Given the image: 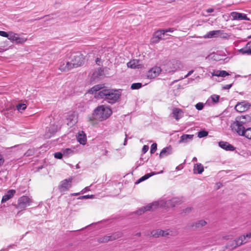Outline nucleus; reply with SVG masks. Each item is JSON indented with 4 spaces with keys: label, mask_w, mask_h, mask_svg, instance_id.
I'll return each instance as SVG.
<instances>
[{
    "label": "nucleus",
    "mask_w": 251,
    "mask_h": 251,
    "mask_svg": "<svg viewBox=\"0 0 251 251\" xmlns=\"http://www.w3.org/2000/svg\"><path fill=\"white\" fill-rule=\"evenodd\" d=\"M31 202V200L28 196H23L19 198L17 204L14 205L16 208L22 211L30 205Z\"/></svg>",
    "instance_id": "nucleus-5"
},
{
    "label": "nucleus",
    "mask_w": 251,
    "mask_h": 251,
    "mask_svg": "<svg viewBox=\"0 0 251 251\" xmlns=\"http://www.w3.org/2000/svg\"><path fill=\"white\" fill-rule=\"evenodd\" d=\"M237 241V240L236 239L231 242L228 243L226 246V248L230 250H232L235 249L237 247L240 246V245H238L239 242Z\"/></svg>",
    "instance_id": "nucleus-31"
},
{
    "label": "nucleus",
    "mask_w": 251,
    "mask_h": 251,
    "mask_svg": "<svg viewBox=\"0 0 251 251\" xmlns=\"http://www.w3.org/2000/svg\"><path fill=\"white\" fill-rule=\"evenodd\" d=\"M78 115L75 112H71L68 113L66 120L67 124L70 126H73L77 122Z\"/></svg>",
    "instance_id": "nucleus-7"
},
{
    "label": "nucleus",
    "mask_w": 251,
    "mask_h": 251,
    "mask_svg": "<svg viewBox=\"0 0 251 251\" xmlns=\"http://www.w3.org/2000/svg\"><path fill=\"white\" fill-rule=\"evenodd\" d=\"M166 67V71L168 72H175L182 68V64L180 61L173 59L167 63Z\"/></svg>",
    "instance_id": "nucleus-6"
},
{
    "label": "nucleus",
    "mask_w": 251,
    "mask_h": 251,
    "mask_svg": "<svg viewBox=\"0 0 251 251\" xmlns=\"http://www.w3.org/2000/svg\"><path fill=\"white\" fill-rule=\"evenodd\" d=\"M241 135L244 136L248 139H251V128H245Z\"/></svg>",
    "instance_id": "nucleus-34"
},
{
    "label": "nucleus",
    "mask_w": 251,
    "mask_h": 251,
    "mask_svg": "<svg viewBox=\"0 0 251 251\" xmlns=\"http://www.w3.org/2000/svg\"><path fill=\"white\" fill-rule=\"evenodd\" d=\"M192 208L191 207H187L183 210V212L185 213H189L192 211Z\"/></svg>",
    "instance_id": "nucleus-50"
},
{
    "label": "nucleus",
    "mask_w": 251,
    "mask_h": 251,
    "mask_svg": "<svg viewBox=\"0 0 251 251\" xmlns=\"http://www.w3.org/2000/svg\"><path fill=\"white\" fill-rule=\"evenodd\" d=\"M229 236H224L223 237V238L225 240H228L229 239Z\"/></svg>",
    "instance_id": "nucleus-60"
},
{
    "label": "nucleus",
    "mask_w": 251,
    "mask_h": 251,
    "mask_svg": "<svg viewBox=\"0 0 251 251\" xmlns=\"http://www.w3.org/2000/svg\"><path fill=\"white\" fill-rule=\"evenodd\" d=\"M175 30L174 28H169L168 29H162V31L164 32V34L167 32H173Z\"/></svg>",
    "instance_id": "nucleus-48"
},
{
    "label": "nucleus",
    "mask_w": 251,
    "mask_h": 251,
    "mask_svg": "<svg viewBox=\"0 0 251 251\" xmlns=\"http://www.w3.org/2000/svg\"><path fill=\"white\" fill-rule=\"evenodd\" d=\"M219 75L221 77H225L229 75V74L226 71H220Z\"/></svg>",
    "instance_id": "nucleus-46"
},
{
    "label": "nucleus",
    "mask_w": 251,
    "mask_h": 251,
    "mask_svg": "<svg viewBox=\"0 0 251 251\" xmlns=\"http://www.w3.org/2000/svg\"><path fill=\"white\" fill-rule=\"evenodd\" d=\"M245 235L246 237L247 238V239H248V240H249L251 238V232L247 233Z\"/></svg>",
    "instance_id": "nucleus-55"
},
{
    "label": "nucleus",
    "mask_w": 251,
    "mask_h": 251,
    "mask_svg": "<svg viewBox=\"0 0 251 251\" xmlns=\"http://www.w3.org/2000/svg\"><path fill=\"white\" fill-rule=\"evenodd\" d=\"M127 66L128 68L135 69L141 68L142 65L140 64V61L139 60L133 59L128 62L127 63Z\"/></svg>",
    "instance_id": "nucleus-25"
},
{
    "label": "nucleus",
    "mask_w": 251,
    "mask_h": 251,
    "mask_svg": "<svg viewBox=\"0 0 251 251\" xmlns=\"http://www.w3.org/2000/svg\"><path fill=\"white\" fill-rule=\"evenodd\" d=\"M72 178L65 179L60 182L58 188L61 192H64L68 190L72 186Z\"/></svg>",
    "instance_id": "nucleus-9"
},
{
    "label": "nucleus",
    "mask_w": 251,
    "mask_h": 251,
    "mask_svg": "<svg viewBox=\"0 0 251 251\" xmlns=\"http://www.w3.org/2000/svg\"><path fill=\"white\" fill-rule=\"evenodd\" d=\"M248 39H250L251 38V35L250 36H249L247 38Z\"/></svg>",
    "instance_id": "nucleus-64"
},
{
    "label": "nucleus",
    "mask_w": 251,
    "mask_h": 251,
    "mask_svg": "<svg viewBox=\"0 0 251 251\" xmlns=\"http://www.w3.org/2000/svg\"><path fill=\"white\" fill-rule=\"evenodd\" d=\"M126 142H127V135L126 134V138H125V141H124V145H126Z\"/></svg>",
    "instance_id": "nucleus-59"
},
{
    "label": "nucleus",
    "mask_w": 251,
    "mask_h": 251,
    "mask_svg": "<svg viewBox=\"0 0 251 251\" xmlns=\"http://www.w3.org/2000/svg\"><path fill=\"white\" fill-rule=\"evenodd\" d=\"M16 191L15 190H9L7 193L2 197L1 199V202L4 203L10 199L15 194Z\"/></svg>",
    "instance_id": "nucleus-26"
},
{
    "label": "nucleus",
    "mask_w": 251,
    "mask_h": 251,
    "mask_svg": "<svg viewBox=\"0 0 251 251\" xmlns=\"http://www.w3.org/2000/svg\"><path fill=\"white\" fill-rule=\"evenodd\" d=\"M251 105L246 101L238 102L235 106V110L239 112H243L250 108Z\"/></svg>",
    "instance_id": "nucleus-11"
},
{
    "label": "nucleus",
    "mask_w": 251,
    "mask_h": 251,
    "mask_svg": "<svg viewBox=\"0 0 251 251\" xmlns=\"http://www.w3.org/2000/svg\"><path fill=\"white\" fill-rule=\"evenodd\" d=\"M79 194H80V193H74V194H73L72 195L77 196V195H79Z\"/></svg>",
    "instance_id": "nucleus-62"
},
{
    "label": "nucleus",
    "mask_w": 251,
    "mask_h": 251,
    "mask_svg": "<svg viewBox=\"0 0 251 251\" xmlns=\"http://www.w3.org/2000/svg\"><path fill=\"white\" fill-rule=\"evenodd\" d=\"M232 86V83L231 84H227V85H226L225 86H224L223 87V89H229Z\"/></svg>",
    "instance_id": "nucleus-51"
},
{
    "label": "nucleus",
    "mask_w": 251,
    "mask_h": 251,
    "mask_svg": "<svg viewBox=\"0 0 251 251\" xmlns=\"http://www.w3.org/2000/svg\"><path fill=\"white\" fill-rule=\"evenodd\" d=\"M58 129L57 125L54 124L51 125L49 127H47L44 134L45 138L47 139L50 138L54 135Z\"/></svg>",
    "instance_id": "nucleus-8"
},
{
    "label": "nucleus",
    "mask_w": 251,
    "mask_h": 251,
    "mask_svg": "<svg viewBox=\"0 0 251 251\" xmlns=\"http://www.w3.org/2000/svg\"><path fill=\"white\" fill-rule=\"evenodd\" d=\"M236 119L244 125L251 121V117L248 115L238 116Z\"/></svg>",
    "instance_id": "nucleus-27"
},
{
    "label": "nucleus",
    "mask_w": 251,
    "mask_h": 251,
    "mask_svg": "<svg viewBox=\"0 0 251 251\" xmlns=\"http://www.w3.org/2000/svg\"><path fill=\"white\" fill-rule=\"evenodd\" d=\"M179 201L177 198H173L172 200L166 201L165 203H160L159 201H156L152 203H149L146 206H143L140 208L138 210L135 211V214L138 215H141L146 211H152L156 209L159 206H163L166 205L167 206H171L172 207L179 203Z\"/></svg>",
    "instance_id": "nucleus-3"
},
{
    "label": "nucleus",
    "mask_w": 251,
    "mask_h": 251,
    "mask_svg": "<svg viewBox=\"0 0 251 251\" xmlns=\"http://www.w3.org/2000/svg\"><path fill=\"white\" fill-rule=\"evenodd\" d=\"M206 222L204 220H200L195 223L191 224L189 226L192 227L193 229H198L205 226Z\"/></svg>",
    "instance_id": "nucleus-22"
},
{
    "label": "nucleus",
    "mask_w": 251,
    "mask_h": 251,
    "mask_svg": "<svg viewBox=\"0 0 251 251\" xmlns=\"http://www.w3.org/2000/svg\"><path fill=\"white\" fill-rule=\"evenodd\" d=\"M100 59L99 58H97L96 60V62L97 64L99 65V62L100 61Z\"/></svg>",
    "instance_id": "nucleus-61"
},
{
    "label": "nucleus",
    "mask_w": 251,
    "mask_h": 251,
    "mask_svg": "<svg viewBox=\"0 0 251 251\" xmlns=\"http://www.w3.org/2000/svg\"><path fill=\"white\" fill-rule=\"evenodd\" d=\"M193 171L195 174H201L204 171L203 166L201 163L196 164L194 166Z\"/></svg>",
    "instance_id": "nucleus-30"
},
{
    "label": "nucleus",
    "mask_w": 251,
    "mask_h": 251,
    "mask_svg": "<svg viewBox=\"0 0 251 251\" xmlns=\"http://www.w3.org/2000/svg\"><path fill=\"white\" fill-rule=\"evenodd\" d=\"M183 112L182 110L178 108H174L173 109L172 114L174 118L177 121L181 119L183 116Z\"/></svg>",
    "instance_id": "nucleus-20"
},
{
    "label": "nucleus",
    "mask_w": 251,
    "mask_h": 251,
    "mask_svg": "<svg viewBox=\"0 0 251 251\" xmlns=\"http://www.w3.org/2000/svg\"><path fill=\"white\" fill-rule=\"evenodd\" d=\"M161 71L160 67L157 66L154 67L148 71L147 76L150 78H155L159 75Z\"/></svg>",
    "instance_id": "nucleus-14"
},
{
    "label": "nucleus",
    "mask_w": 251,
    "mask_h": 251,
    "mask_svg": "<svg viewBox=\"0 0 251 251\" xmlns=\"http://www.w3.org/2000/svg\"><path fill=\"white\" fill-rule=\"evenodd\" d=\"M193 160H194V161H196L197 160V158H196V157H194L193 158Z\"/></svg>",
    "instance_id": "nucleus-63"
},
{
    "label": "nucleus",
    "mask_w": 251,
    "mask_h": 251,
    "mask_svg": "<svg viewBox=\"0 0 251 251\" xmlns=\"http://www.w3.org/2000/svg\"><path fill=\"white\" fill-rule=\"evenodd\" d=\"M212 100L214 102H217L219 101L220 96L217 95H213L211 96Z\"/></svg>",
    "instance_id": "nucleus-41"
},
{
    "label": "nucleus",
    "mask_w": 251,
    "mask_h": 251,
    "mask_svg": "<svg viewBox=\"0 0 251 251\" xmlns=\"http://www.w3.org/2000/svg\"><path fill=\"white\" fill-rule=\"evenodd\" d=\"M218 144L219 147L226 151H233L235 150V148L234 146L227 142L220 141Z\"/></svg>",
    "instance_id": "nucleus-17"
},
{
    "label": "nucleus",
    "mask_w": 251,
    "mask_h": 251,
    "mask_svg": "<svg viewBox=\"0 0 251 251\" xmlns=\"http://www.w3.org/2000/svg\"><path fill=\"white\" fill-rule=\"evenodd\" d=\"M77 141L82 145H85L87 141L86 136L83 131L79 132L76 136Z\"/></svg>",
    "instance_id": "nucleus-24"
},
{
    "label": "nucleus",
    "mask_w": 251,
    "mask_h": 251,
    "mask_svg": "<svg viewBox=\"0 0 251 251\" xmlns=\"http://www.w3.org/2000/svg\"><path fill=\"white\" fill-rule=\"evenodd\" d=\"M239 52L242 54L251 55V41L249 42L244 48L240 49Z\"/></svg>",
    "instance_id": "nucleus-21"
},
{
    "label": "nucleus",
    "mask_w": 251,
    "mask_h": 251,
    "mask_svg": "<svg viewBox=\"0 0 251 251\" xmlns=\"http://www.w3.org/2000/svg\"><path fill=\"white\" fill-rule=\"evenodd\" d=\"M194 71L193 70H191L190 71H189L188 74L184 76V78H187L188 76H189V75H190L193 73Z\"/></svg>",
    "instance_id": "nucleus-56"
},
{
    "label": "nucleus",
    "mask_w": 251,
    "mask_h": 251,
    "mask_svg": "<svg viewBox=\"0 0 251 251\" xmlns=\"http://www.w3.org/2000/svg\"><path fill=\"white\" fill-rule=\"evenodd\" d=\"M106 89V88H105L104 84H100L94 86L89 90L88 92L90 94H94V93H95V95H98V92H99L100 91H101L103 89Z\"/></svg>",
    "instance_id": "nucleus-19"
},
{
    "label": "nucleus",
    "mask_w": 251,
    "mask_h": 251,
    "mask_svg": "<svg viewBox=\"0 0 251 251\" xmlns=\"http://www.w3.org/2000/svg\"><path fill=\"white\" fill-rule=\"evenodd\" d=\"M149 148L148 146L144 145L142 148V152L143 153H146L149 150Z\"/></svg>",
    "instance_id": "nucleus-49"
},
{
    "label": "nucleus",
    "mask_w": 251,
    "mask_h": 251,
    "mask_svg": "<svg viewBox=\"0 0 251 251\" xmlns=\"http://www.w3.org/2000/svg\"><path fill=\"white\" fill-rule=\"evenodd\" d=\"M162 172H163V171H161L159 173L152 172L151 173L147 174L145 175L144 176H142L141 178H140L138 180H137V181L135 182V184H139L140 182L147 180V179H148L151 176H154L156 174H159V173H162Z\"/></svg>",
    "instance_id": "nucleus-28"
},
{
    "label": "nucleus",
    "mask_w": 251,
    "mask_h": 251,
    "mask_svg": "<svg viewBox=\"0 0 251 251\" xmlns=\"http://www.w3.org/2000/svg\"><path fill=\"white\" fill-rule=\"evenodd\" d=\"M112 113L111 108L104 105H101L94 109L92 115L88 117V119L90 121L94 120L103 121L108 119Z\"/></svg>",
    "instance_id": "nucleus-1"
},
{
    "label": "nucleus",
    "mask_w": 251,
    "mask_h": 251,
    "mask_svg": "<svg viewBox=\"0 0 251 251\" xmlns=\"http://www.w3.org/2000/svg\"><path fill=\"white\" fill-rule=\"evenodd\" d=\"M0 36L7 37L9 39V37L10 36V33H8L6 32L3 31H0Z\"/></svg>",
    "instance_id": "nucleus-44"
},
{
    "label": "nucleus",
    "mask_w": 251,
    "mask_h": 251,
    "mask_svg": "<svg viewBox=\"0 0 251 251\" xmlns=\"http://www.w3.org/2000/svg\"><path fill=\"white\" fill-rule=\"evenodd\" d=\"M4 162V158L1 154H0V165H2Z\"/></svg>",
    "instance_id": "nucleus-54"
},
{
    "label": "nucleus",
    "mask_w": 251,
    "mask_h": 251,
    "mask_svg": "<svg viewBox=\"0 0 251 251\" xmlns=\"http://www.w3.org/2000/svg\"><path fill=\"white\" fill-rule=\"evenodd\" d=\"M121 96V93L118 90L106 89L100 91L95 97L104 99L109 103L114 104L119 100Z\"/></svg>",
    "instance_id": "nucleus-2"
},
{
    "label": "nucleus",
    "mask_w": 251,
    "mask_h": 251,
    "mask_svg": "<svg viewBox=\"0 0 251 251\" xmlns=\"http://www.w3.org/2000/svg\"><path fill=\"white\" fill-rule=\"evenodd\" d=\"M222 185V183H217V188H216V189H219V188L221 187V186Z\"/></svg>",
    "instance_id": "nucleus-58"
},
{
    "label": "nucleus",
    "mask_w": 251,
    "mask_h": 251,
    "mask_svg": "<svg viewBox=\"0 0 251 251\" xmlns=\"http://www.w3.org/2000/svg\"><path fill=\"white\" fill-rule=\"evenodd\" d=\"M220 32V30H212L208 32L206 34L203 36L204 38H211L216 37L218 35Z\"/></svg>",
    "instance_id": "nucleus-32"
},
{
    "label": "nucleus",
    "mask_w": 251,
    "mask_h": 251,
    "mask_svg": "<svg viewBox=\"0 0 251 251\" xmlns=\"http://www.w3.org/2000/svg\"><path fill=\"white\" fill-rule=\"evenodd\" d=\"M230 15L233 20L250 21V18H248L247 15L244 13L232 12L231 13Z\"/></svg>",
    "instance_id": "nucleus-13"
},
{
    "label": "nucleus",
    "mask_w": 251,
    "mask_h": 251,
    "mask_svg": "<svg viewBox=\"0 0 251 251\" xmlns=\"http://www.w3.org/2000/svg\"><path fill=\"white\" fill-rule=\"evenodd\" d=\"M214 9L213 8H208L207 9H206V11L207 13H211V12H213L214 11Z\"/></svg>",
    "instance_id": "nucleus-57"
},
{
    "label": "nucleus",
    "mask_w": 251,
    "mask_h": 251,
    "mask_svg": "<svg viewBox=\"0 0 251 251\" xmlns=\"http://www.w3.org/2000/svg\"><path fill=\"white\" fill-rule=\"evenodd\" d=\"M95 198V195H84L82 196L79 197H78L77 199L79 200H82V199H94Z\"/></svg>",
    "instance_id": "nucleus-39"
},
{
    "label": "nucleus",
    "mask_w": 251,
    "mask_h": 251,
    "mask_svg": "<svg viewBox=\"0 0 251 251\" xmlns=\"http://www.w3.org/2000/svg\"><path fill=\"white\" fill-rule=\"evenodd\" d=\"M208 134V133L207 131L205 130H201L198 132V136L201 138L207 136Z\"/></svg>",
    "instance_id": "nucleus-38"
},
{
    "label": "nucleus",
    "mask_w": 251,
    "mask_h": 251,
    "mask_svg": "<svg viewBox=\"0 0 251 251\" xmlns=\"http://www.w3.org/2000/svg\"><path fill=\"white\" fill-rule=\"evenodd\" d=\"M164 34V32L162 31V29H159L155 31L151 38L152 43L153 44L158 43L162 39V36Z\"/></svg>",
    "instance_id": "nucleus-16"
},
{
    "label": "nucleus",
    "mask_w": 251,
    "mask_h": 251,
    "mask_svg": "<svg viewBox=\"0 0 251 251\" xmlns=\"http://www.w3.org/2000/svg\"><path fill=\"white\" fill-rule=\"evenodd\" d=\"M196 108L198 110H201L203 108V104L201 102H199L195 105Z\"/></svg>",
    "instance_id": "nucleus-43"
},
{
    "label": "nucleus",
    "mask_w": 251,
    "mask_h": 251,
    "mask_svg": "<svg viewBox=\"0 0 251 251\" xmlns=\"http://www.w3.org/2000/svg\"><path fill=\"white\" fill-rule=\"evenodd\" d=\"M220 70H215L212 73H211L212 76H220Z\"/></svg>",
    "instance_id": "nucleus-47"
},
{
    "label": "nucleus",
    "mask_w": 251,
    "mask_h": 251,
    "mask_svg": "<svg viewBox=\"0 0 251 251\" xmlns=\"http://www.w3.org/2000/svg\"><path fill=\"white\" fill-rule=\"evenodd\" d=\"M158 234L159 235H161L162 236H165L167 234V233H166V232L163 230H160L159 231Z\"/></svg>",
    "instance_id": "nucleus-52"
},
{
    "label": "nucleus",
    "mask_w": 251,
    "mask_h": 251,
    "mask_svg": "<svg viewBox=\"0 0 251 251\" xmlns=\"http://www.w3.org/2000/svg\"><path fill=\"white\" fill-rule=\"evenodd\" d=\"M73 69L70 61H62L60 62L59 69L61 71L66 72Z\"/></svg>",
    "instance_id": "nucleus-18"
},
{
    "label": "nucleus",
    "mask_w": 251,
    "mask_h": 251,
    "mask_svg": "<svg viewBox=\"0 0 251 251\" xmlns=\"http://www.w3.org/2000/svg\"><path fill=\"white\" fill-rule=\"evenodd\" d=\"M120 236L118 233H114L111 235L107 236L105 235L103 237H100L98 239V241L100 243H106L109 241H112L118 239Z\"/></svg>",
    "instance_id": "nucleus-15"
},
{
    "label": "nucleus",
    "mask_w": 251,
    "mask_h": 251,
    "mask_svg": "<svg viewBox=\"0 0 251 251\" xmlns=\"http://www.w3.org/2000/svg\"><path fill=\"white\" fill-rule=\"evenodd\" d=\"M9 39L17 44H23L27 40L26 38L21 37L17 33L11 32Z\"/></svg>",
    "instance_id": "nucleus-12"
},
{
    "label": "nucleus",
    "mask_w": 251,
    "mask_h": 251,
    "mask_svg": "<svg viewBox=\"0 0 251 251\" xmlns=\"http://www.w3.org/2000/svg\"><path fill=\"white\" fill-rule=\"evenodd\" d=\"M141 83H134L131 85V89L132 90L138 89L142 87Z\"/></svg>",
    "instance_id": "nucleus-36"
},
{
    "label": "nucleus",
    "mask_w": 251,
    "mask_h": 251,
    "mask_svg": "<svg viewBox=\"0 0 251 251\" xmlns=\"http://www.w3.org/2000/svg\"><path fill=\"white\" fill-rule=\"evenodd\" d=\"M61 151L62 152L63 155L69 156L74 154L75 150L70 148H66L62 149Z\"/></svg>",
    "instance_id": "nucleus-33"
},
{
    "label": "nucleus",
    "mask_w": 251,
    "mask_h": 251,
    "mask_svg": "<svg viewBox=\"0 0 251 251\" xmlns=\"http://www.w3.org/2000/svg\"><path fill=\"white\" fill-rule=\"evenodd\" d=\"M69 59L73 68L79 67L84 63L83 56L80 52L71 53Z\"/></svg>",
    "instance_id": "nucleus-4"
},
{
    "label": "nucleus",
    "mask_w": 251,
    "mask_h": 251,
    "mask_svg": "<svg viewBox=\"0 0 251 251\" xmlns=\"http://www.w3.org/2000/svg\"><path fill=\"white\" fill-rule=\"evenodd\" d=\"M239 121H238L236 119H235V121L231 125V127L232 130L236 132L239 135H241L242 132L243 130L245 129V126L242 123H240Z\"/></svg>",
    "instance_id": "nucleus-10"
},
{
    "label": "nucleus",
    "mask_w": 251,
    "mask_h": 251,
    "mask_svg": "<svg viewBox=\"0 0 251 251\" xmlns=\"http://www.w3.org/2000/svg\"><path fill=\"white\" fill-rule=\"evenodd\" d=\"M157 150V144L156 143H153L151 145V148L150 152L151 154H152L155 152V151Z\"/></svg>",
    "instance_id": "nucleus-40"
},
{
    "label": "nucleus",
    "mask_w": 251,
    "mask_h": 251,
    "mask_svg": "<svg viewBox=\"0 0 251 251\" xmlns=\"http://www.w3.org/2000/svg\"><path fill=\"white\" fill-rule=\"evenodd\" d=\"M172 148L170 147H167L163 148L159 154V157L162 158L171 154Z\"/></svg>",
    "instance_id": "nucleus-29"
},
{
    "label": "nucleus",
    "mask_w": 251,
    "mask_h": 251,
    "mask_svg": "<svg viewBox=\"0 0 251 251\" xmlns=\"http://www.w3.org/2000/svg\"><path fill=\"white\" fill-rule=\"evenodd\" d=\"M237 242H238V245L240 246L248 242V239H247L245 235H242L237 239Z\"/></svg>",
    "instance_id": "nucleus-35"
},
{
    "label": "nucleus",
    "mask_w": 251,
    "mask_h": 251,
    "mask_svg": "<svg viewBox=\"0 0 251 251\" xmlns=\"http://www.w3.org/2000/svg\"><path fill=\"white\" fill-rule=\"evenodd\" d=\"M63 155V154L62 152H57L54 153V156L55 158L57 159H61L62 158V156Z\"/></svg>",
    "instance_id": "nucleus-42"
},
{
    "label": "nucleus",
    "mask_w": 251,
    "mask_h": 251,
    "mask_svg": "<svg viewBox=\"0 0 251 251\" xmlns=\"http://www.w3.org/2000/svg\"><path fill=\"white\" fill-rule=\"evenodd\" d=\"M90 191V188L89 186L88 187H86L84 189H83L81 191V194H83V193H85L87 191Z\"/></svg>",
    "instance_id": "nucleus-53"
},
{
    "label": "nucleus",
    "mask_w": 251,
    "mask_h": 251,
    "mask_svg": "<svg viewBox=\"0 0 251 251\" xmlns=\"http://www.w3.org/2000/svg\"><path fill=\"white\" fill-rule=\"evenodd\" d=\"M34 151L32 150H28L26 152H25L24 154V156L27 157L29 156H31L33 154Z\"/></svg>",
    "instance_id": "nucleus-45"
},
{
    "label": "nucleus",
    "mask_w": 251,
    "mask_h": 251,
    "mask_svg": "<svg viewBox=\"0 0 251 251\" xmlns=\"http://www.w3.org/2000/svg\"><path fill=\"white\" fill-rule=\"evenodd\" d=\"M194 135L183 134L181 136L179 143H187L193 140Z\"/></svg>",
    "instance_id": "nucleus-23"
},
{
    "label": "nucleus",
    "mask_w": 251,
    "mask_h": 251,
    "mask_svg": "<svg viewBox=\"0 0 251 251\" xmlns=\"http://www.w3.org/2000/svg\"><path fill=\"white\" fill-rule=\"evenodd\" d=\"M26 107V105L25 103H20L16 106L17 109L20 112L25 110Z\"/></svg>",
    "instance_id": "nucleus-37"
}]
</instances>
